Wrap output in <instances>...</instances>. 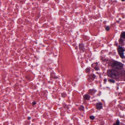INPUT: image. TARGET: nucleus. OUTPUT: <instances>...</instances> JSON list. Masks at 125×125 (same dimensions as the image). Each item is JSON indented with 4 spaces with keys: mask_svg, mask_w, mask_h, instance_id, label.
<instances>
[{
    "mask_svg": "<svg viewBox=\"0 0 125 125\" xmlns=\"http://www.w3.org/2000/svg\"><path fill=\"white\" fill-rule=\"evenodd\" d=\"M111 65L113 68L118 70H120L122 69L123 66V64L121 63L114 61L112 62Z\"/></svg>",
    "mask_w": 125,
    "mask_h": 125,
    "instance_id": "obj_1",
    "label": "nucleus"
},
{
    "mask_svg": "<svg viewBox=\"0 0 125 125\" xmlns=\"http://www.w3.org/2000/svg\"><path fill=\"white\" fill-rule=\"evenodd\" d=\"M108 74L109 77L114 78H116L118 76L117 72L113 70L108 71Z\"/></svg>",
    "mask_w": 125,
    "mask_h": 125,
    "instance_id": "obj_2",
    "label": "nucleus"
},
{
    "mask_svg": "<svg viewBox=\"0 0 125 125\" xmlns=\"http://www.w3.org/2000/svg\"><path fill=\"white\" fill-rule=\"evenodd\" d=\"M118 48L119 54L120 57L122 58H124L125 57L124 53L125 51L123 47L120 46Z\"/></svg>",
    "mask_w": 125,
    "mask_h": 125,
    "instance_id": "obj_3",
    "label": "nucleus"
},
{
    "mask_svg": "<svg viewBox=\"0 0 125 125\" xmlns=\"http://www.w3.org/2000/svg\"><path fill=\"white\" fill-rule=\"evenodd\" d=\"M96 108L98 110L102 109L103 107L102 104L101 102L96 103Z\"/></svg>",
    "mask_w": 125,
    "mask_h": 125,
    "instance_id": "obj_4",
    "label": "nucleus"
},
{
    "mask_svg": "<svg viewBox=\"0 0 125 125\" xmlns=\"http://www.w3.org/2000/svg\"><path fill=\"white\" fill-rule=\"evenodd\" d=\"M96 77V76L94 74H91L90 75L88 78V80L89 81H92L94 80Z\"/></svg>",
    "mask_w": 125,
    "mask_h": 125,
    "instance_id": "obj_5",
    "label": "nucleus"
},
{
    "mask_svg": "<svg viewBox=\"0 0 125 125\" xmlns=\"http://www.w3.org/2000/svg\"><path fill=\"white\" fill-rule=\"evenodd\" d=\"M90 97V96L87 94H85L83 96V98L85 100H89Z\"/></svg>",
    "mask_w": 125,
    "mask_h": 125,
    "instance_id": "obj_6",
    "label": "nucleus"
},
{
    "mask_svg": "<svg viewBox=\"0 0 125 125\" xmlns=\"http://www.w3.org/2000/svg\"><path fill=\"white\" fill-rule=\"evenodd\" d=\"M122 38L120 37L119 40V42L120 44H121L122 45H124V42Z\"/></svg>",
    "mask_w": 125,
    "mask_h": 125,
    "instance_id": "obj_7",
    "label": "nucleus"
},
{
    "mask_svg": "<svg viewBox=\"0 0 125 125\" xmlns=\"http://www.w3.org/2000/svg\"><path fill=\"white\" fill-rule=\"evenodd\" d=\"M96 91L94 89L90 90L89 91V93L91 94H93L96 92Z\"/></svg>",
    "mask_w": 125,
    "mask_h": 125,
    "instance_id": "obj_8",
    "label": "nucleus"
},
{
    "mask_svg": "<svg viewBox=\"0 0 125 125\" xmlns=\"http://www.w3.org/2000/svg\"><path fill=\"white\" fill-rule=\"evenodd\" d=\"M79 47L80 50H83V52L84 51L85 49L84 48V46L83 44H79Z\"/></svg>",
    "mask_w": 125,
    "mask_h": 125,
    "instance_id": "obj_9",
    "label": "nucleus"
},
{
    "mask_svg": "<svg viewBox=\"0 0 125 125\" xmlns=\"http://www.w3.org/2000/svg\"><path fill=\"white\" fill-rule=\"evenodd\" d=\"M120 37L122 38L125 39V32L122 33Z\"/></svg>",
    "mask_w": 125,
    "mask_h": 125,
    "instance_id": "obj_10",
    "label": "nucleus"
},
{
    "mask_svg": "<svg viewBox=\"0 0 125 125\" xmlns=\"http://www.w3.org/2000/svg\"><path fill=\"white\" fill-rule=\"evenodd\" d=\"M119 123V121L118 119H117L116 121V123L114 124V125H120Z\"/></svg>",
    "mask_w": 125,
    "mask_h": 125,
    "instance_id": "obj_11",
    "label": "nucleus"
},
{
    "mask_svg": "<svg viewBox=\"0 0 125 125\" xmlns=\"http://www.w3.org/2000/svg\"><path fill=\"white\" fill-rule=\"evenodd\" d=\"M108 81L110 83H115V82L114 80L113 79H109L108 80Z\"/></svg>",
    "mask_w": 125,
    "mask_h": 125,
    "instance_id": "obj_12",
    "label": "nucleus"
},
{
    "mask_svg": "<svg viewBox=\"0 0 125 125\" xmlns=\"http://www.w3.org/2000/svg\"><path fill=\"white\" fill-rule=\"evenodd\" d=\"M80 110L83 111L84 110V107L83 105H81L79 108Z\"/></svg>",
    "mask_w": 125,
    "mask_h": 125,
    "instance_id": "obj_13",
    "label": "nucleus"
},
{
    "mask_svg": "<svg viewBox=\"0 0 125 125\" xmlns=\"http://www.w3.org/2000/svg\"><path fill=\"white\" fill-rule=\"evenodd\" d=\"M86 72L87 73H88L90 71V69L89 68H87L86 69Z\"/></svg>",
    "mask_w": 125,
    "mask_h": 125,
    "instance_id": "obj_14",
    "label": "nucleus"
},
{
    "mask_svg": "<svg viewBox=\"0 0 125 125\" xmlns=\"http://www.w3.org/2000/svg\"><path fill=\"white\" fill-rule=\"evenodd\" d=\"M91 119L93 120L94 119V117L93 116H91L90 117Z\"/></svg>",
    "mask_w": 125,
    "mask_h": 125,
    "instance_id": "obj_15",
    "label": "nucleus"
},
{
    "mask_svg": "<svg viewBox=\"0 0 125 125\" xmlns=\"http://www.w3.org/2000/svg\"><path fill=\"white\" fill-rule=\"evenodd\" d=\"M110 28L108 26H107L105 28V29L107 31H108L109 30Z\"/></svg>",
    "mask_w": 125,
    "mask_h": 125,
    "instance_id": "obj_16",
    "label": "nucleus"
},
{
    "mask_svg": "<svg viewBox=\"0 0 125 125\" xmlns=\"http://www.w3.org/2000/svg\"><path fill=\"white\" fill-rule=\"evenodd\" d=\"M62 96L63 97H65L66 96V95L65 94H62Z\"/></svg>",
    "mask_w": 125,
    "mask_h": 125,
    "instance_id": "obj_17",
    "label": "nucleus"
},
{
    "mask_svg": "<svg viewBox=\"0 0 125 125\" xmlns=\"http://www.w3.org/2000/svg\"><path fill=\"white\" fill-rule=\"evenodd\" d=\"M94 68L96 70H98L99 69V68L97 67H94Z\"/></svg>",
    "mask_w": 125,
    "mask_h": 125,
    "instance_id": "obj_18",
    "label": "nucleus"
},
{
    "mask_svg": "<svg viewBox=\"0 0 125 125\" xmlns=\"http://www.w3.org/2000/svg\"><path fill=\"white\" fill-rule=\"evenodd\" d=\"M104 83H106V82L107 81L106 79H104Z\"/></svg>",
    "mask_w": 125,
    "mask_h": 125,
    "instance_id": "obj_19",
    "label": "nucleus"
},
{
    "mask_svg": "<svg viewBox=\"0 0 125 125\" xmlns=\"http://www.w3.org/2000/svg\"><path fill=\"white\" fill-rule=\"evenodd\" d=\"M36 104V103L35 102H32V104L33 105H35Z\"/></svg>",
    "mask_w": 125,
    "mask_h": 125,
    "instance_id": "obj_20",
    "label": "nucleus"
},
{
    "mask_svg": "<svg viewBox=\"0 0 125 125\" xmlns=\"http://www.w3.org/2000/svg\"><path fill=\"white\" fill-rule=\"evenodd\" d=\"M28 120H30L31 119V117H28Z\"/></svg>",
    "mask_w": 125,
    "mask_h": 125,
    "instance_id": "obj_21",
    "label": "nucleus"
},
{
    "mask_svg": "<svg viewBox=\"0 0 125 125\" xmlns=\"http://www.w3.org/2000/svg\"><path fill=\"white\" fill-rule=\"evenodd\" d=\"M95 64L96 65H98V63L97 62H96L95 63Z\"/></svg>",
    "mask_w": 125,
    "mask_h": 125,
    "instance_id": "obj_22",
    "label": "nucleus"
},
{
    "mask_svg": "<svg viewBox=\"0 0 125 125\" xmlns=\"http://www.w3.org/2000/svg\"><path fill=\"white\" fill-rule=\"evenodd\" d=\"M122 1H124L125 0H121Z\"/></svg>",
    "mask_w": 125,
    "mask_h": 125,
    "instance_id": "obj_23",
    "label": "nucleus"
},
{
    "mask_svg": "<svg viewBox=\"0 0 125 125\" xmlns=\"http://www.w3.org/2000/svg\"><path fill=\"white\" fill-rule=\"evenodd\" d=\"M76 48H77V47H76L75 48V49H76Z\"/></svg>",
    "mask_w": 125,
    "mask_h": 125,
    "instance_id": "obj_24",
    "label": "nucleus"
}]
</instances>
